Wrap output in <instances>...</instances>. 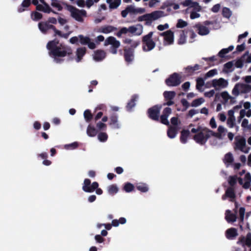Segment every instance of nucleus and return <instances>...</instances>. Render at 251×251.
I'll return each mask as SVG.
<instances>
[{"label":"nucleus","mask_w":251,"mask_h":251,"mask_svg":"<svg viewBox=\"0 0 251 251\" xmlns=\"http://www.w3.org/2000/svg\"><path fill=\"white\" fill-rule=\"evenodd\" d=\"M239 216H240V218H239L240 223H241V222L243 223L244 221V219L245 208L243 207H240L239 208Z\"/></svg>","instance_id":"55"},{"label":"nucleus","mask_w":251,"mask_h":251,"mask_svg":"<svg viewBox=\"0 0 251 251\" xmlns=\"http://www.w3.org/2000/svg\"><path fill=\"white\" fill-rule=\"evenodd\" d=\"M140 44V42L139 40L137 41H133L132 43L130 44V46L129 47H127L128 49H130L132 51H134V49L138 46Z\"/></svg>","instance_id":"56"},{"label":"nucleus","mask_w":251,"mask_h":251,"mask_svg":"<svg viewBox=\"0 0 251 251\" xmlns=\"http://www.w3.org/2000/svg\"><path fill=\"white\" fill-rule=\"evenodd\" d=\"M221 96L222 98L226 101H227L229 99H232V98L230 96L228 93L226 91L222 92L221 94Z\"/></svg>","instance_id":"63"},{"label":"nucleus","mask_w":251,"mask_h":251,"mask_svg":"<svg viewBox=\"0 0 251 251\" xmlns=\"http://www.w3.org/2000/svg\"><path fill=\"white\" fill-rule=\"evenodd\" d=\"M160 35L164 36V40L168 45H171L174 43V32L171 30L161 33Z\"/></svg>","instance_id":"15"},{"label":"nucleus","mask_w":251,"mask_h":251,"mask_svg":"<svg viewBox=\"0 0 251 251\" xmlns=\"http://www.w3.org/2000/svg\"><path fill=\"white\" fill-rule=\"evenodd\" d=\"M186 36L185 33V31L182 30L180 34L178 40V44L179 45H182L184 44L186 42Z\"/></svg>","instance_id":"46"},{"label":"nucleus","mask_w":251,"mask_h":251,"mask_svg":"<svg viewBox=\"0 0 251 251\" xmlns=\"http://www.w3.org/2000/svg\"><path fill=\"white\" fill-rule=\"evenodd\" d=\"M128 30V27H123L117 33L116 35L120 38L122 36V34H126L129 32Z\"/></svg>","instance_id":"53"},{"label":"nucleus","mask_w":251,"mask_h":251,"mask_svg":"<svg viewBox=\"0 0 251 251\" xmlns=\"http://www.w3.org/2000/svg\"><path fill=\"white\" fill-rule=\"evenodd\" d=\"M153 33V32L151 31L148 34L142 37L143 44L147 47V49H146L145 46H143V50L144 51H150L155 47V43L152 39Z\"/></svg>","instance_id":"5"},{"label":"nucleus","mask_w":251,"mask_h":251,"mask_svg":"<svg viewBox=\"0 0 251 251\" xmlns=\"http://www.w3.org/2000/svg\"><path fill=\"white\" fill-rule=\"evenodd\" d=\"M204 101V100L202 98H200L194 100L191 103V106L192 107H197L200 105Z\"/></svg>","instance_id":"45"},{"label":"nucleus","mask_w":251,"mask_h":251,"mask_svg":"<svg viewBox=\"0 0 251 251\" xmlns=\"http://www.w3.org/2000/svg\"><path fill=\"white\" fill-rule=\"evenodd\" d=\"M190 132L188 129H183L181 131L180 141L183 144H185L187 142V138L190 136Z\"/></svg>","instance_id":"29"},{"label":"nucleus","mask_w":251,"mask_h":251,"mask_svg":"<svg viewBox=\"0 0 251 251\" xmlns=\"http://www.w3.org/2000/svg\"><path fill=\"white\" fill-rule=\"evenodd\" d=\"M51 5L56 8L58 11H61L63 9L62 6L59 3L58 0H51Z\"/></svg>","instance_id":"47"},{"label":"nucleus","mask_w":251,"mask_h":251,"mask_svg":"<svg viewBox=\"0 0 251 251\" xmlns=\"http://www.w3.org/2000/svg\"><path fill=\"white\" fill-rule=\"evenodd\" d=\"M234 161V158L233 157V155L231 152H228L225 154L224 158L223 159V162L225 164H226V166L227 167L228 165L232 163H233Z\"/></svg>","instance_id":"30"},{"label":"nucleus","mask_w":251,"mask_h":251,"mask_svg":"<svg viewBox=\"0 0 251 251\" xmlns=\"http://www.w3.org/2000/svg\"><path fill=\"white\" fill-rule=\"evenodd\" d=\"M99 183L96 182H93L91 184V180L88 178H85L84 180L82 190L87 193H92L96 190V193L98 195H101L103 191L101 189L98 188Z\"/></svg>","instance_id":"2"},{"label":"nucleus","mask_w":251,"mask_h":251,"mask_svg":"<svg viewBox=\"0 0 251 251\" xmlns=\"http://www.w3.org/2000/svg\"><path fill=\"white\" fill-rule=\"evenodd\" d=\"M31 0H24L18 9V11L20 13L25 11V8L28 7L31 4Z\"/></svg>","instance_id":"33"},{"label":"nucleus","mask_w":251,"mask_h":251,"mask_svg":"<svg viewBox=\"0 0 251 251\" xmlns=\"http://www.w3.org/2000/svg\"><path fill=\"white\" fill-rule=\"evenodd\" d=\"M222 12L223 15L224 17L229 18L231 16L230 11L228 8L224 7Z\"/></svg>","instance_id":"60"},{"label":"nucleus","mask_w":251,"mask_h":251,"mask_svg":"<svg viewBox=\"0 0 251 251\" xmlns=\"http://www.w3.org/2000/svg\"><path fill=\"white\" fill-rule=\"evenodd\" d=\"M134 188L135 187L134 185L132 183L130 182H126L124 184L123 189L126 193H130L134 190Z\"/></svg>","instance_id":"38"},{"label":"nucleus","mask_w":251,"mask_h":251,"mask_svg":"<svg viewBox=\"0 0 251 251\" xmlns=\"http://www.w3.org/2000/svg\"><path fill=\"white\" fill-rule=\"evenodd\" d=\"M163 12L161 11H155L151 13L146 14L138 18V21H146V25H150L152 21L157 20L163 16Z\"/></svg>","instance_id":"3"},{"label":"nucleus","mask_w":251,"mask_h":251,"mask_svg":"<svg viewBox=\"0 0 251 251\" xmlns=\"http://www.w3.org/2000/svg\"><path fill=\"white\" fill-rule=\"evenodd\" d=\"M225 196L230 199V201H234L236 195L234 188L231 187L227 188L225 192Z\"/></svg>","instance_id":"27"},{"label":"nucleus","mask_w":251,"mask_h":251,"mask_svg":"<svg viewBox=\"0 0 251 251\" xmlns=\"http://www.w3.org/2000/svg\"><path fill=\"white\" fill-rule=\"evenodd\" d=\"M187 25V23L182 19H179L176 24L177 28H183Z\"/></svg>","instance_id":"57"},{"label":"nucleus","mask_w":251,"mask_h":251,"mask_svg":"<svg viewBox=\"0 0 251 251\" xmlns=\"http://www.w3.org/2000/svg\"><path fill=\"white\" fill-rule=\"evenodd\" d=\"M97 127L100 130H105L106 129L107 126L105 124L99 122H98L96 125Z\"/></svg>","instance_id":"59"},{"label":"nucleus","mask_w":251,"mask_h":251,"mask_svg":"<svg viewBox=\"0 0 251 251\" xmlns=\"http://www.w3.org/2000/svg\"><path fill=\"white\" fill-rule=\"evenodd\" d=\"M136 188L142 193H146L149 190V187L147 184L144 183H137Z\"/></svg>","instance_id":"34"},{"label":"nucleus","mask_w":251,"mask_h":251,"mask_svg":"<svg viewBox=\"0 0 251 251\" xmlns=\"http://www.w3.org/2000/svg\"><path fill=\"white\" fill-rule=\"evenodd\" d=\"M238 244H241L243 247L245 245L249 247H251V233L249 232L247 233L246 237L241 236L239 241L237 242Z\"/></svg>","instance_id":"14"},{"label":"nucleus","mask_w":251,"mask_h":251,"mask_svg":"<svg viewBox=\"0 0 251 251\" xmlns=\"http://www.w3.org/2000/svg\"><path fill=\"white\" fill-rule=\"evenodd\" d=\"M43 12L46 13H50V12H52L55 14H57L58 13L52 10L49 6L48 3H44V10Z\"/></svg>","instance_id":"52"},{"label":"nucleus","mask_w":251,"mask_h":251,"mask_svg":"<svg viewBox=\"0 0 251 251\" xmlns=\"http://www.w3.org/2000/svg\"><path fill=\"white\" fill-rule=\"evenodd\" d=\"M173 5V2L172 0H167L163 2V4L161 6V9H164L167 7L172 6Z\"/></svg>","instance_id":"58"},{"label":"nucleus","mask_w":251,"mask_h":251,"mask_svg":"<svg viewBox=\"0 0 251 251\" xmlns=\"http://www.w3.org/2000/svg\"><path fill=\"white\" fill-rule=\"evenodd\" d=\"M126 222V220L125 218L121 217L119 220L114 219L112 221V226L115 227L118 226L119 224H125Z\"/></svg>","instance_id":"37"},{"label":"nucleus","mask_w":251,"mask_h":251,"mask_svg":"<svg viewBox=\"0 0 251 251\" xmlns=\"http://www.w3.org/2000/svg\"><path fill=\"white\" fill-rule=\"evenodd\" d=\"M67 9L71 12V16L76 21L79 22H82L83 21L82 16H86V11L84 10H79L70 5L67 6Z\"/></svg>","instance_id":"4"},{"label":"nucleus","mask_w":251,"mask_h":251,"mask_svg":"<svg viewBox=\"0 0 251 251\" xmlns=\"http://www.w3.org/2000/svg\"><path fill=\"white\" fill-rule=\"evenodd\" d=\"M163 105L156 104L148 109L147 111L149 118L154 121H159L160 110Z\"/></svg>","instance_id":"7"},{"label":"nucleus","mask_w":251,"mask_h":251,"mask_svg":"<svg viewBox=\"0 0 251 251\" xmlns=\"http://www.w3.org/2000/svg\"><path fill=\"white\" fill-rule=\"evenodd\" d=\"M204 84V80L201 77H198L196 79V88L200 91H201V87Z\"/></svg>","instance_id":"43"},{"label":"nucleus","mask_w":251,"mask_h":251,"mask_svg":"<svg viewBox=\"0 0 251 251\" xmlns=\"http://www.w3.org/2000/svg\"><path fill=\"white\" fill-rule=\"evenodd\" d=\"M181 82V76L176 73H173L165 80V83L168 86H177Z\"/></svg>","instance_id":"10"},{"label":"nucleus","mask_w":251,"mask_h":251,"mask_svg":"<svg viewBox=\"0 0 251 251\" xmlns=\"http://www.w3.org/2000/svg\"><path fill=\"white\" fill-rule=\"evenodd\" d=\"M217 74V71L216 69L211 70L205 74V77L207 78L212 77L214 75H216Z\"/></svg>","instance_id":"62"},{"label":"nucleus","mask_w":251,"mask_h":251,"mask_svg":"<svg viewBox=\"0 0 251 251\" xmlns=\"http://www.w3.org/2000/svg\"><path fill=\"white\" fill-rule=\"evenodd\" d=\"M86 49L85 47L79 48L76 50L77 59L76 61L77 62L81 61L82 57L86 53Z\"/></svg>","instance_id":"32"},{"label":"nucleus","mask_w":251,"mask_h":251,"mask_svg":"<svg viewBox=\"0 0 251 251\" xmlns=\"http://www.w3.org/2000/svg\"><path fill=\"white\" fill-rule=\"evenodd\" d=\"M176 95V93L175 91H166L163 93V96L164 98V100L166 101L162 105L163 106L168 105L171 106L174 104V101H173L174 99L175 98Z\"/></svg>","instance_id":"11"},{"label":"nucleus","mask_w":251,"mask_h":251,"mask_svg":"<svg viewBox=\"0 0 251 251\" xmlns=\"http://www.w3.org/2000/svg\"><path fill=\"white\" fill-rule=\"evenodd\" d=\"M177 133L176 126H170L167 130V135L170 138H175Z\"/></svg>","instance_id":"31"},{"label":"nucleus","mask_w":251,"mask_h":251,"mask_svg":"<svg viewBox=\"0 0 251 251\" xmlns=\"http://www.w3.org/2000/svg\"><path fill=\"white\" fill-rule=\"evenodd\" d=\"M228 50L226 48L222 49L218 53V55L221 58L225 57V55L228 53Z\"/></svg>","instance_id":"64"},{"label":"nucleus","mask_w":251,"mask_h":251,"mask_svg":"<svg viewBox=\"0 0 251 251\" xmlns=\"http://www.w3.org/2000/svg\"><path fill=\"white\" fill-rule=\"evenodd\" d=\"M124 57L126 62L130 63L134 59V52L130 49H128L127 47H125L124 49Z\"/></svg>","instance_id":"13"},{"label":"nucleus","mask_w":251,"mask_h":251,"mask_svg":"<svg viewBox=\"0 0 251 251\" xmlns=\"http://www.w3.org/2000/svg\"><path fill=\"white\" fill-rule=\"evenodd\" d=\"M201 68V66L199 64H195L194 66H188L185 68V73L188 75H192L195 71L199 70Z\"/></svg>","instance_id":"26"},{"label":"nucleus","mask_w":251,"mask_h":251,"mask_svg":"<svg viewBox=\"0 0 251 251\" xmlns=\"http://www.w3.org/2000/svg\"><path fill=\"white\" fill-rule=\"evenodd\" d=\"M212 86L215 87L216 89H217L216 87L219 86L221 88H225L228 85L227 80H225L223 78H220L218 79H214L212 80Z\"/></svg>","instance_id":"17"},{"label":"nucleus","mask_w":251,"mask_h":251,"mask_svg":"<svg viewBox=\"0 0 251 251\" xmlns=\"http://www.w3.org/2000/svg\"><path fill=\"white\" fill-rule=\"evenodd\" d=\"M236 143L235 145L237 148L240 150L241 151L247 153L248 151H244V149L246 146V139L244 137L238 138L237 137L235 138Z\"/></svg>","instance_id":"19"},{"label":"nucleus","mask_w":251,"mask_h":251,"mask_svg":"<svg viewBox=\"0 0 251 251\" xmlns=\"http://www.w3.org/2000/svg\"><path fill=\"white\" fill-rule=\"evenodd\" d=\"M98 139L101 142H105L107 140L108 135L105 132H100L98 134Z\"/></svg>","instance_id":"54"},{"label":"nucleus","mask_w":251,"mask_h":251,"mask_svg":"<svg viewBox=\"0 0 251 251\" xmlns=\"http://www.w3.org/2000/svg\"><path fill=\"white\" fill-rule=\"evenodd\" d=\"M203 130H205L206 132L209 133L210 135V136H212L217 137L219 139L222 138V135H220V133H219V132H215L213 131L210 130L206 128L203 129Z\"/></svg>","instance_id":"48"},{"label":"nucleus","mask_w":251,"mask_h":251,"mask_svg":"<svg viewBox=\"0 0 251 251\" xmlns=\"http://www.w3.org/2000/svg\"><path fill=\"white\" fill-rule=\"evenodd\" d=\"M118 116L116 113L112 114L110 116V121L109 125L113 126L114 128H119L120 126L118 123Z\"/></svg>","instance_id":"20"},{"label":"nucleus","mask_w":251,"mask_h":251,"mask_svg":"<svg viewBox=\"0 0 251 251\" xmlns=\"http://www.w3.org/2000/svg\"><path fill=\"white\" fill-rule=\"evenodd\" d=\"M105 57V52L103 50H97L95 51L94 59L97 61H100Z\"/></svg>","instance_id":"28"},{"label":"nucleus","mask_w":251,"mask_h":251,"mask_svg":"<svg viewBox=\"0 0 251 251\" xmlns=\"http://www.w3.org/2000/svg\"><path fill=\"white\" fill-rule=\"evenodd\" d=\"M111 45L110 49V51L112 54H116L117 53V49L120 46V42L119 41L113 36H109L104 41V45L107 46Z\"/></svg>","instance_id":"8"},{"label":"nucleus","mask_w":251,"mask_h":251,"mask_svg":"<svg viewBox=\"0 0 251 251\" xmlns=\"http://www.w3.org/2000/svg\"><path fill=\"white\" fill-rule=\"evenodd\" d=\"M47 48L49 50V55L53 57L56 62H58L57 57H63L73 54V50L69 46L59 44V40L55 39L49 41L47 45Z\"/></svg>","instance_id":"1"},{"label":"nucleus","mask_w":251,"mask_h":251,"mask_svg":"<svg viewBox=\"0 0 251 251\" xmlns=\"http://www.w3.org/2000/svg\"><path fill=\"white\" fill-rule=\"evenodd\" d=\"M78 37L80 43L81 45H87L90 41V38L89 37H85L83 35H79Z\"/></svg>","instance_id":"44"},{"label":"nucleus","mask_w":251,"mask_h":251,"mask_svg":"<svg viewBox=\"0 0 251 251\" xmlns=\"http://www.w3.org/2000/svg\"><path fill=\"white\" fill-rule=\"evenodd\" d=\"M235 121V118L228 117L227 120V124L228 125L229 127L232 128L234 126Z\"/></svg>","instance_id":"61"},{"label":"nucleus","mask_w":251,"mask_h":251,"mask_svg":"<svg viewBox=\"0 0 251 251\" xmlns=\"http://www.w3.org/2000/svg\"><path fill=\"white\" fill-rule=\"evenodd\" d=\"M129 32L134 35H140L143 32V26L140 24L128 27Z\"/></svg>","instance_id":"16"},{"label":"nucleus","mask_w":251,"mask_h":251,"mask_svg":"<svg viewBox=\"0 0 251 251\" xmlns=\"http://www.w3.org/2000/svg\"><path fill=\"white\" fill-rule=\"evenodd\" d=\"M107 190L110 195H114L118 192L119 189L116 184H112L108 187Z\"/></svg>","instance_id":"40"},{"label":"nucleus","mask_w":251,"mask_h":251,"mask_svg":"<svg viewBox=\"0 0 251 251\" xmlns=\"http://www.w3.org/2000/svg\"><path fill=\"white\" fill-rule=\"evenodd\" d=\"M242 59L247 63H251V54H249V51H247L242 56Z\"/></svg>","instance_id":"51"},{"label":"nucleus","mask_w":251,"mask_h":251,"mask_svg":"<svg viewBox=\"0 0 251 251\" xmlns=\"http://www.w3.org/2000/svg\"><path fill=\"white\" fill-rule=\"evenodd\" d=\"M245 89V84L243 83H237L234 86L232 91V94L235 96H238L240 94V91L241 93H245L246 92H244V90Z\"/></svg>","instance_id":"18"},{"label":"nucleus","mask_w":251,"mask_h":251,"mask_svg":"<svg viewBox=\"0 0 251 251\" xmlns=\"http://www.w3.org/2000/svg\"><path fill=\"white\" fill-rule=\"evenodd\" d=\"M237 181V176L236 175L230 176L228 177V183L230 187H233L235 185Z\"/></svg>","instance_id":"42"},{"label":"nucleus","mask_w":251,"mask_h":251,"mask_svg":"<svg viewBox=\"0 0 251 251\" xmlns=\"http://www.w3.org/2000/svg\"><path fill=\"white\" fill-rule=\"evenodd\" d=\"M32 19L33 21H38L41 19L43 15L41 13L38 12H33L31 14Z\"/></svg>","instance_id":"49"},{"label":"nucleus","mask_w":251,"mask_h":251,"mask_svg":"<svg viewBox=\"0 0 251 251\" xmlns=\"http://www.w3.org/2000/svg\"><path fill=\"white\" fill-rule=\"evenodd\" d=\"M117 30V28L116 27L111 25H106L101 26L99 29L98 31L104 34H107Z\"/></svg>","instance_id":"22"},{"label":"nucleus","mask_w":251,"mask_h":251,"mask_svg":"<svg viewBox=\"0 0 251 251\" xmlns=\"http://www.w3.org/2000/svg\"><path fill=\"white\" fill-rule=\"evenodd\" d=\"M83 115L86 122L87 123H90L93 118V115L91 110L89 109L85 110L84 112Z\"/></svg>","instance_id":"36"},{"label":"nucleus","mask_w":251,"mask_h":251,"mask_svg":"<svg viewBox=\"0 0 251 251\" xmlns=\"http://www.w3.org/2000/svg\"><path fill=\"white\" fill-rule=\"evenodd\" d=\"M121 0H114L113 2L109 4V8L111 9H116L121 4Z\"/></svg>","instance_id":"50"},{"label":"nucleus","mask_w":251,"mask_h":251,"mask_svg":"<svg viewBox=\"0 0 251 251\" xmlns=\"http://www.w3.org/2000/svg\"><path fill=\"white\" fill-rule=\"evenodd\" d=\"M225 215V219L228 223L234 222L237 219L236 214L232 213L230 210H226Z\"/></svg>","instance_id":"25"},{"label":"nucleus","mask_w":251,"mask_h":251,"mask_svg":"<svg viewBox=\"0 0 251 251\" xmlns=\"http://www.w3.org/2000/svg\"><path fill=\"white\" fill-rule=\"evenodd\" d=\"M126 9H127L128 13L129 14H142L145 12V10L142 8H136L134 5H129L126 6Z\"/></svg>","instance_id":"21"},{"label":"nucleus","mask_w":251,"mask_h":251,"mask_svg":"<svg viewBox=\"0 0 251 251\" xmlns=\"http://www.w3.org/2000/svg\"><path fill=\"white\" fill-rule=\"evenodd\" d=\"M38 26L39 30L43 34H47L49 29H52L55 33L54 36L61 34V31L57 29L55 26L50 24L47 21L39 22Z\"/></svg>","instance_id":"6"},{"label":"nucleus","mask_w":251,"mask_h":251,"mask_svg":"<svg viewBox=\"0 0 251 251\" xmlns=\"http://www.w3.org/2000/svg\"><path fill=\"white\" fill-rule=\"evenodd\" d=\"M172 113V109L169 107L165 108L163 111L162 114L160 117V122L162 124L166 126H169L170 123L168 120V118L169 115Z\"/></svg>","instance_id":"12"},{"label":"nucleus","mask_w":251,"mask_h":251,"mask_svg":"<svg viewBox=\"0 0 251 251\" xmlns=\"http://www.w3.org/2000/svg\"><path fill=\"white\" fill-rule=\"evenodd\" d=\"M233 66L232 61H229L226 63L224 65L223 72L226 73H228L233 71V69H231Z\"/></svg>","instance_id":"39"},{"label":"nucleus","mask_w":251,"mask_h":251,"mask_svg":"<svg viewBox=\"0 0 251 251\" xmlns=\"http://www.w3.org/2000/svg\"><path fill=\"white\" fill-rule=\"evenodd\" d=\"M198 30V33L201 35H206L209 33V29L203 25L199 26Z\"/></svg>","instance_id":"41"},{"label":"nucleus","mask_w":251,"mask_h":251,"mask_svg":"<svg viewBox=\"0 0 251 251\" xmlns=\"http://www.w3.org/2000/svg\"><path fill=\"white\" fill-rule=\"evenodd\" d=\"M237 235V230L235 228L231 227L228 228L226 231V236L228 239H233Z\"/></svg>","instance_id":"23"},{"label":"nucleus","mask_w":251,"mask_h":251,"mask_svg":"<svg viewBox=\"0 0 251 251\" xmlns=\"http://www.w3.org/2000/svg\"><path fill=\"white\" fill-rule=\"evenodd\" d=\"M87 134L89 136L94 137L97 134V130L94 126L89 125L87 128Z\"/></svg>","instance_id":"35"},{"label":"nucleus","mask_w":251,"mask_h":251,"mask_svg":"<svg viewBox=\"0 0 251 251\" xmlns=\"http://www.w3.org/2000/svg\"><path fill=\"white\" fill-rule=\"evenodd\" d=\"M210 137V134L203 129L202 131H200L199 132L196 134L193 137V139L196 143L201 145H203Z\"/></svg>","instance_id":"9"},{"label":"nucleus","mask_w":251,"mask_h":251,"mask_svg":"<svg viewBox=\"0 0 251 251\" xmlns=\"http://www.w3.org/2000/svg\"><path fill=\"white\" fill-rule=\"evenodd\" d=\"M138 98V97L137 95H133L132 96L130 100L127 102L126 105V109L127 111L130 112L132 108L135 106L136 104L135 102Z\"/></svg>","instance_id":"24"}]
</instances>
